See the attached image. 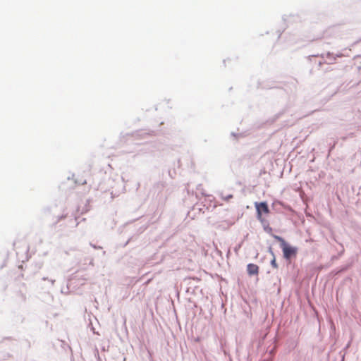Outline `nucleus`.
I'll list each match as a JSON object with an SVG mask.
<instances>
[{
    "instance_id": "nucleus-2",
    "label": "nucleus",
    "mask_w": 361,
    "mask_h": 361,
    "mask_svg": "<svg viewBox=\"0 0 361 361\" xmlns=\"http://www.w3.org/2000/svg\"><path fill=\"white\" fill-rule=\"evenodd\" d=\"M257 213V219L260 221H263L262 214H269V209L268 205L266 202H255V204Z\"/></svg>"
},
{
    "instance_id": "nucleus-3",
    "label": "nucleus",
    "mask_w": 361,
    "mask_h": 361,
    "mask_svg": "<svg viewBox=\"0 0 361 361\" xmlns=\"http://www.w3.org/2000/svg\"><path fill=\"white\" fill-rule=\"evenodd\" d=\"M247 271L249 276H258L259 267L255 264H248L247 266Z\"/></svg>"
},
{
    "instance_id": "nucleus-5",
    "label": "nucleus",
    "mask_w": 361,
    "mask_h": 361,
    "mask_svg": "<svg viewBox=\"0 0 361 361\" xmlns=\"http://www.w3.org/2000/svg\"><path fill=\"white\" fill-rule=\"evenodd\" d=\"M232 197H233V195H230L227 196L226 197H225V200H228L230 198H232Z\"/></svg>"
},
{
    "instance_id": "nucleus-1",
    "label": "nucleus",
    "mask_w": 361,
    "mask_h": 361,
    "mask_svg": "<svg viewBox=\"0 0 361 361\" xmlns=\"http://www.w3.org/2000/svg\"><path fill=\"white\" fill-rule=\"evenodd\" d=\"M273 237L278 242L280 243V246L282 248L283 257L289 260L292 257H295L298 252V249L295 247L289 245L283 238L279 235H274Z\"/></svg>"
},
{
    "instance_id": "nucleus-4",
    "label": "nucleus",
    "mask_w": 361,
    "mask_h": 361,
    "mask_svg": "<svg viewBox=\"0 0 361 361\" xmlns=\"http://www.w3.org/2000/svg\"><path fill=\"white\" fill-rule=\"evenodd\" d=\"M273 256H274V255L273 254ZM271 266L274 268V269H277L278 268V264L276 263V258L275 257H273L272 260L271 261Z\"/></svg>"
}]
</instances>
